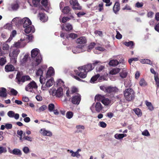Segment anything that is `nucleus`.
<instances>
[{
	"mask_svg": "<svg viewBox=\"0 0 159 159\" xmlns=\"http://www.w3.org/2000/svg\"><path fill=\"white\" fill-rule=\"evenodd\" d=\"M94 68V66L91 64H88L83 66L79 67V70H74L75 73L82 79L86 77L87 73Z\"/></svg>",
	"mask_w": 159,
	"mask_h": 159,
	"instance_id": "f257e3e1",
	"label": "nucleus"
},
{
	"mask_svg": "<svg viewBox=\"0 0 159 159\" xmlns=\"http://www.w3.org/2000/svg\"><path fill=\"white\" fill-rule=\"evenodd\" d=\"M31 56L33 58V61L35 62H33L32 66L34 67L39 64L42 60V57L40 54L39 50L37 48L33 49L31 51Z\"/></svg>",
	"mask_w": 159,
	"mask_h": 159,
	"instance_id": "f03ea898",
	"label": "nucleus"
},
{
	"mask_svg": "<svg viewBox=\"0 0 159 159\" xmlns=\"http://www.w3.org/2000/svg\"><path fill=\"white\" fill-rule=\"evenodd\" d=\"M20 51L17 47L15 45L11 47L9 53V56L11 57V62L14 65L16 64L17 56L20 53Z\"/></svg>",
	"mask_w": 159,
	"mask_h": 159,
	"instance_id": "7ed1b4c3",
	"label": "nucleus"
},
{
	"mask_svg": "<svg viewBox=\"0 0 159 159\" xmlns=\"http://www.w3.org/2000/svg\"><path fill=\"white\" fill-rule=\"evenodd\" d=\"M123 93L125 99L128 101H131L135 98V93L131 88L125 89Z\"/></svg>",
	"mask_w": 159,
	"mask_h": 159,
	"instance_id": "20e7f679",
	"label": "nucleus"
},
{
	"mask_svg": "<svg viewBox=\"0 0 159 159\" xmlns=\"http://www.w3.org/2000/svg\"><path fill=\"white\" fill-rule=\"evenodd\" d=\"M31 79L29 75L22 76V73L20 72H18L16 75V81L18 84L21 85L25 81Z\"/></svg>",
	"mask_w": 159,
	"mask_h": 159,
	"instance_id": "39448f33",
	"label": "nucleus"
},
{
	"mask_svg": "<svg viewBox=\"0 0 159 159\" xmlns=\"http://www.w3.org/2000/svg\"><path fill=\"white\" fill-rule=\"evenodd\" d=\"M49 93L50 95L59 98L63 95V89L61 87H59L57 90L54 88L50 89Z\"/></svg>",
	"mask_w": 159,
	"mask_h": 159,
	"instance_id": "423d86ee",
	"label": "nucleus"
},
{
	"mask_svg": "<svg viewBox=\"0 0 159 159\" xmlns=\"http://www.w3.org/2000/svg\"><path fill=\"white\" fill-rule=\"evenodd\" d=\"M87 47L84 45H79L72 48V50L74 53L77 54L84 52L86 50Z\"/></svg>",
	"mask_w": 159,
	"mask_h": 159,
	"instance_id": "0eeeda50",
	"label": "nucleus"
},
{
	"mask_svg": "<svg viewBox=\"0 0 159 159\" xmlns=\"http://www.w3.org/2000/svg\"><path fill=\"white\" fill-rule=\"evenodd\" d=\"M38 88V86L36 82L32 81L30 82L25 87V90L26 91L30 92H34V90H36Z\"/></svg>",
	"mask_w": 159,
	"mask_h": 159,
	"instance_id": "6e6552de",
	"label": "nucleus"
},
{
	"mask_svg": "<svg viewBox=\"0 0 159 159\" xmlns=\"http://www.w3.org/2000/svg\"><path fill=\"white\" fill-rule=\"evenodd\" d=\"M94 108H95V110L98 112L101 111L102 110L103 108L101 104L98 102H97L95 104L93 103L90 107V109L93 112L94 111Z\"/></svg>",
	"mask_w": 159,
	"mask_h": 159,
	"instance_id": "1a4fd4ad",
	"label": "nucleus"
},
{
	"mask_svg": "<svg viewBox=\"0 0 159 159\" xmlns=\"http://www.w3.org/2000/svg\"><path fill=\"white\" fill-rule=\"evenodd\" d=\"M54 83V80L53 78L47 81L45 85H42L41 89L43 90H47L48 88L51 87Z\"/></svg>",
	"mask_w": 159,
	"mask_h": 159,
	"instance_id": "9d476101",
	"label": "nucleus"
},
{
	"mask_svg": "<svg viewBox=\"0 0 159 159\" xmlns=\"http://www.w3.org/2000/svg\"><path fill=\"white\" fill-rule=\"evenodd\" d=\"M81 100L80 95L78 93L73 96L71 98V102L74 104L78 105L79 104Z\"/></svg>",
	"mask_w": 159,
	"mask_h": 159,
	"instance_id": "9b49d317",
	"label": "nucleus"
},
{
	"mask_svg": "<svg viewBox=\"0 0 159 159\" xmlns=\"http://www.w3.org/2000/svg\"><path fill=\"white\" fill-rule=\"evenodd\" d=\"M27 42L24 39H21L20 40L18 41L17 42L14 44L16 47L18 48L24 47L26 44Z\"/></svg>",
	"mask_w": 159,
	"mask_h": 159,
	"instance_id": "f8f14e48",
	"label": "nucleus"
},
{
	"mask_svg": "<svg viewBox=\"0 0 159 159\" xmlns=\"http://www.w3.org/2000/svg\"><path fill=\"white\" fill-rule=\"evenodd\" d=\"M20 22L23 23V27L24 28L32 24L31 20L27 17L23 18L21 20Z\"/></svg>",
	"mask_w": 159,
	"mask_h": 159,
	"instance_id": "ddd939ff",
	"label": "nucleus"
},
{
	"mask_svg": "<svg viewBox=\"0 0 159 159\" xmlns=\"http://www.w3.org/2000/svg\"><path fill=\"white\" fill-rule=\"evenodd\" d=\"M69 2L70 4L73 6L72 8L73 9L75 10L81 9V7L79 6L77 0H70Z\"/></svg>",
	"mask_w": 159,
	"mask_h": 159,
	"instance_id": "4468645a",
	"label": "nucleus"
},
{
	"mask_svg": "<svg viewBox=\"0 0 159 159\" xmlns=\"http://www.w3.org/2000/svg\"><path fill=\"white\" fill-rule=\"evenodd\" d=\"M106 92L109 93H113L117 92L118 91V89L116 87H112L109 86L107 87L106 89Z\"/></svg>",
	"mask_w": 159,
	"mask_h": 159,
	"instance_id": "2eb2a0df",
	"label": "nucleus"
},
{
	"mask_svg": "<svg viewBox=\"0 0 159 159\" xmlns=\"http://www.w3.org/2000/svg\"><path fill=\"white\" fill-rule=\"evenodd\" d=\"M40 133L44 136H52V132L46 130L45 128H42L40 129L39 131Z\"/></svg>",
	"mask_w": 159,
	"mask_h": 159,
	"instance_id": "dca6fc26",
	"label": "nucleus"
},
{
	"mask_svg": "<svg viewBox=\"0 0 159 159\" xmlns=\"http://www.w3.org/2000/svg\"><path fill=\"white\" fill-rule=\"evenodd\" d=\"M104 77L102 76H100V75L97 74L91 78L90 82L91 83H94L98 79V81H101L102 80H104Z\"/></svg>",
	"mask_w": 159,
	"mask_h": 159,
	"instance_id": "f3484780",
	"label": "nucleus"
},
{
	"mask_svg": "<svg viewBox=\"0 0 159 159\" xmlns=\"http://www.w3.org/2000/svg\"><path fill=\"white\" fill-rule=\"evenodd\" d=\"M7 115L10 118L14 117V118L17 120L19 118V115L18 113H15V112L12 111H10L8 112Z\"/></svg>",
	"mask_w": 159,
	"mask_h": 159,
	"instance_id": "a211bd4d",
	"label": "nucleus"
},
{
	"mask_svg": "<svg viewBox=\"0 0 159 159\" xmlns=\"http://www.w3.org/2000/svg\"><path fill=\"white\" fill-rule=\"evenodd\" d=\"M9 152L11 154L16 155L20 156L22 154L21 151L19 149L14 148L12 150L8 148Z\"/></svg>",
	"mask_w": 159,
	"mask_h": 159,
	"instance_id": "6ab92c4d",
	"label": "nucleus"
},
{
	"mask_svg": "<svg viewBox=\"0 0 159 159\" xmlns=\"http://www.w3.org/2000/svg\"><path fill=\"white\" fill-rule=\"evenodd\" d=\"M25 28V31L27 34L30 33H33L34 32L35 30L34 26L31 25Z\"/></svg>",
	"mask_w": 159,
	"mask_h": 159,
	"instance_id": "aec40b11",
	"label": "nucleus"
},
{
	"mask_svg": "<svg viewBox=\"0 0 159 159\" xmlns=\"http://www.w3.org/2000/svg\"><path fill=\"white\" fill-rule=\"evenodd\" d=\"M76 43L80 45H84L86 42V39L84 37H81L78 38L76 40Z\"/></svg>",
	"mask_w": 159,
	"mask_h": 159,
	"instance_id": "412c9836",
	"label": "nucleus"
},
{
	"mask_svg": "<svg viewBox=\"0 0 159 159\" xmlns=\"http://www.w3.org/2000/svg\"><path fill=\"white\" fill-rule=\"evenodd\" d=\"M39 19L41 21L43 22H46L47 21L48 17L44 13H39Z\"/></svg>",
	"mask_w": 159,
	"mask_h": 159,
	"instance_id": "4be33fe9",
	"label": "nucleus"
},
{
	"mask_svg": "<svg viewBox=\"0 0 159 159\" xmlns=\"http://www.w3.org/2000/svg\"><path fill=\"white\" fill-rule=\"evenodd\" d=\"M54 70L52 67H49L46 74V76L48 77L49 76H53L54 74Z\"/></svg>",
	"mask_w": 159,
	"mask_h": 159,
	"instance_id": "5701e85b",
	"label": "nucleus"
},
{
	"mask_svg": "<svg viewBox=\"0 0 159 159\" xmlns=\"http://www.w3.org/2000/svg\"><path fill=\"white\" fill-rule=\"evenodd\" d=\"M7 96L6 89L3 87L0 88V96L2 97L6 98Z\"/></svg>",
	"mask_w": 159,
	"mask_h": 159,
	"instance_id": "b1692460",
	"label": "nucleus"
},
{
	"mask_svg": "<svg viewBox=\"0 0 159 159\" xmlns=\"http://www.w3.org/2000/svg\"><path fill=\"white\" fill-rule=\"evenodd\" d=\"M120 3L119 2H116L114 5L113 10L114 12L116 14L120 9Z\"/></svg>",
	"mask_w": 159,
	"mask_h": 159,
	"instance_id": "393cba45",
	"label": "nucleus"
},
{
	"mask_svg": "<svg viewBox=\"0 0 159 159\" xmlns=\"http://www.w3.org/2000/svg\"><path fill=\"white\" fill-rule=\"evenodd\" d=\"M105 106H110L112 104L111 101L108 98H104V99L102 101V102Z\"/></svg>",
	"mask_w": 159,
	"mask_h": 159,
	"instance_id": "a878e982",
	"label": "nucleus"
},
{
	"mask_svg": "<svg viewBox=\"0 0 159 159\" xmlns=\"http://www.w3.org/2000/svg\"><path fill=\"white\" fill-rule=\"evenodd\" d=\"M5 71L7 72L13 71L14 70V66L12 65H7L5 66Z\"/></svg>",
	"mask_w": 159,
	"mask_h": 159,
	"instance_id": "bb28decb",
	"label": "nucleus"
},
{
	"mask_svg": "<svg viewBox=\"0 0 159 159\" xmlns=\"http://www.w3.org/2000/svg\"><path fill=\"white\" fill-rule=\"evenodd\" d=\"M126 136L127 134H116L114 135V138L117 139H120Z\"/></svg>",
	"mask_w": 159,
	"mask_h": 159,
	"instance_id": "cd10ccee",
	"label": "nucleus"
},
{
	"mask_svg": "<svg viewBox=\"0 0 159 159\" xmlns=\"http://www.w3.org/2000/svg\"><path fill=\"white\" fill-rule=\"evenodd\" d=\"M67 151L70 152L71 153V156L73 157H76L77 158H79L80 156V155L78 152H74L72 150H68Z\"/></svg>",
	"mask_w": 159,
	"mask_h": 159,
	"instance_id": "c85d7f7f",
	"label": "nucleus"
},
{
	"mask_svg": "<svg viewBox=\"0 0 159 159\" xmlns=\"http://www.w3.org/2000/svg\"><path fill=\"white\" fill-rule=\"evenodd\" d=\"M19 7V6L18 4L16 2L13 3L11 4V8L13 11L16 10Z\"/></svg>",
	"mask_w": 159,
	"mask_h": 159,
	"instance_id": "c756f323",
	"label": "nucleus"
},
{
	"mask_svg": "<svg viewBox=\"0 0 159 159\" xmlns=\"http://www.w3.org/2000/svg\"><path fill=\"white\" fill-rule=\"evenodd\" d=\"M119 64L118 61L116 59L111 60L109 63V65L112 66H116Z\"/></svg>",
	"mask_w": 159,
	"mask_h": 159,
	"instance_id": "7c9ffc66",
	"label": "nucleus"
},
{
	"mask_svg": "<svg viewBox=\"0 0 159 159\" xmlns=\"http://www.w3.org/2000/svg\"><path fill=\"white\" fill-rule=\"evenodd\" d=\"M120 76L122 78H125L127 75V73L125 68L122 69V71L120 73Z\"/></svg>",
	"mask_w": 159,
	"mask_h": 159,
	"instance_id": "2f4dec72",
	"label": "nucleus"
},
{
	"mask_svg": "<svg viewBox=\"0 0 159 159\" xmlns=\"http://www.w3.org/2000/svg\"><path fill=\"white\" fill-rule=\"evenodd\" d=\"M104 96L103 95L98 94L95 96V100L98 101H101L102 102V101L104 99Z\"/></svg>",
	"mask_w": 159,
	"mask_h": 159,
	"instance_id": "473e14b6",
	"label": "nucleus"
},
{
	"mask_svg": "<svg viewBox=\"0 0 159 159\" xmlns=\"http://www.w3.org/2000/svg\"><path fill=\"white\" fill-rule=\"evenodd\" d=\"M120 69L118 68H116L111 70L110 72V73L111 75H115L118 73L120 71Z\"/></svg>",
	"mask_w": 159,
	"mask_h": 159,
	"instance_id": "72a5a7b5",
	"label": "nucleus"
},
{
	"mask_svg": "<svg viewBox=\"0 0 159 159\" xmlns=\"http://www.w3.org/2000/svg\"><path fill=\"white\" fill-rule=\"evenodd\" d=\"M67 39L71 38L72 39H74L77 37V35L76 34L74 33H70L65 36Z\"/></svg>",
	"mask_w": 159,
	"mask_h": 159,
	"instance_id": "f704fd0d",
	"label": "nucleus"
},
{
	"mask_svg": "<svg viewBox=\"0 0 159 159\" xmlns=\"http://www.w3.org/2000/svg\"><path fill=\"white\" fill-rule=\"evenodd\" d=\"M140 62L142 64H147L152 65V62L151 61L148 59H143L140 61Z\"/></svg>",
	"mask_w": 159,
	"mask_h": 159,
	"instance_id": "c9c22d12",
	"label": "nucleus"
},
{
	"mask_svg": "<svg viewBox=\"0 0 159 159\" xmlns=\"http://www.w3.org/2000/svg\"><path fill=\"white\" fill-rule=\"evenodd\" d=\"M146 106L148 107V109L150 111H152L154 109L153 106L151 102H148L147 101H145Z\"/></svg>",
	"mask_w": 159,
	"mask_h": 159,
	"instance_id": "e433bc0d",
	"label": "nucleus"
},
{
	"mask_svg": "<svg viewBox=\"0 0 159 159\" xmlns=\"http://www.w3.org/2000/svg\"><path fill=\"white\" fill-rule=\"evenodd\" d=\"M124 85L126 88L131 87L132 86L131 80L129 79L126 80L124 82Z\"/></svg>",
	"mask_w": 159,
	"mask_h": 159,
	"instance_id": "4c0bfd02",
	"label": "nucleus"
},
{
	"mask_svg": "<svg viewBox=\"0 0 159 159\" xmlns=\"http://www.w3.org/2000/svg\"><path fill=\"white\" fill-rule=\"evenodd\" d=\"M71 10L69 6H66L62 9V12L65 14H68L70 11Z\"/></svg>",
	"mask_w": 159,
	"mask_h": 159,
	"instance_id": "58836bf2",
	"label": "nucleus"
},
{
	"mask_svg": "<svg viewBox=\"0 0 159 159\" xmlns=\"http://www.w3.org/2000/svg\"><path fill=\"white\" fill-rule=\"evenodd\" d=\"M154 80L157 85V89L159 88V77L158 75H156L154 76Z\"/></svg>",
	"mask_w": 159,
	"mask_h": 159,
	"instance_id": "ea45409f",
	"label": "nucleus"
},
{
	"mask_svg": "<svg viewBox=\"0 0 159 159\" xmlns=\"http://www.w3.org/2000/svg\"><path fill=\"white\" fill-rule=\"evenodd\" d=\"M139 84L142 87H144L147 85V83L144 79H142L140 80Z\"/></svg>",
	"mask_w": 159,
	"mask_h": 159,
	"instance_id": "a19ab883",
	"label": "nucleus"
},
{
	"mask_svg": "<svg viewBox=\"0 0 159 159\" xmlns=\"http://www.w3.org/2000/svg\"><path fill=\"white\" fill-rule=\"evenodd\" d=\"M134 111L138 116H141L142 115V113L139 109L138 108L134 109Z\"/></svg>",
	"mask_w": 159,
	"mask_h": 159,
	"instance_id": "79ce46f5",
	"label": "nucleus"
},
{
	"mask_svg": "<svg viewBox=\"0 0 159 159\" xmlns=\"http://www.w3.org/2000/svg\"><path fill=\"white\" fill-rule=\"evenodd\" d=\"M57 85L59 86V87H61L64 86V82L63 81L60 79L58 80L57 81Z\"/></svg>",
	"mask_w": 159,
	"mask_h": 159,
	"instance_id": "37998d69",
	"label": "nucleus"
},
{
	"mask_svg": "<svg viewBox=\"0 0 159 159\" xmlns=\"http://www.w3.org/2000/svg\"><path fill=\"white\" fill-rule=\"evenodd\" d=\"M70 18L68 17H63L61 19V16L59 18L60 22H61L63 23L66 22L67 21L70 20Z\"/></svg>",
	"mask_w": 159,
	"mask_h": 159,
	"instance_id": "c03bdc74",
	"label": "nucleus"
},
{
	"mask_svg": "<svg viewBox=\"0 0 159 159\" xmlns=\"http://www.w3.org/2000/svg\"><path fill=\"white\" fill-rule=\"evenodd\" d=\"M73 116V113L71 111H67L66 114V116L68 119H70Z\"/></svg>",
	"mask_w": 159,
	"mask_h": 159,
	"instance_id": "a18cd8bd",
	"label": "nucleus"
},
{
	"mask_svg": "<svg viewBox=\"0 0 159 159\" xmlns=\"http://www.w3.org/2000/svg\"><path fill=\"white\" fill-rule=\"evenodd\" d=\"M95 45V44L94 43H91L88 47L87 48L86 50H87L88 52H89L93 48Z\"/></svg>",
	"mask_w": 159,
	"mask_h": 159,
	"instance_id": "49530a36",
	"label": "nucleus"
},
{
	"mask_svg": "<svg viewBox=\"0 0 159 159\" xmlns=\"http://www.w3.org/2000/svg\"><path fill=\"white\" fill-rule=\"evenodd\" d=\"M47 109V107L45 105H43L40 107L39 109L37 110L36 111L39 112H40L44 111Z\"/></svg>",
	"mask_w": 159,
	"mask_h": 159,
	"instance_id": "de8ad7c7",
	"label": "nucleus"
},
{
	"mask_svg": "<svg viewBox=\"0 0 159 159\" xmlns=\"http://www.w3.org/2000/svg\"><path fill=\"white\" fill-rule=\"evenodd\" d=\"M6 61V57H0V65L3 66L4 65Z\"/></svg>",
	"mask_w": 159,
	"mask_h": 159,
	"instance_id": "09e8293b",
	"label": "nucleus"
},
{
	"mask_svg": "<svg viewBox=\"0 0 159 159\" xmlns=\"http://www.w3.org/2000/svg\"><path fill=\"white\" fill-rule=\"evenodd\" d=\"M76 128L78 129L79 132H81L82 130L81 129L84 130L85 129V127L84 126L80 125H77Z\"/></svg>",
	"mask_w": 159,
	"mask_h": 159,
	"instance_id": "8fccbe9b",
	"label": "nucleus"
},
{
	"mask_svg": "<svg viewBox=\"0 0 159 159\" xmlns=\"http://www.w3.org/2000/svg\"><path fill=\"white\" fill-rule=\"evenodd\" d=\"M43 71L40 69H39L37 71L36 75L37 76H40V77L43 76Z\"/></svg>",
	"mask_w": 159,
	"mask_h": 159,
	"instance_id": "3c124183",
	"label": "nucleus"
},
{
	"mask_svg": "<svg viewBox=\"0 0 159 159\" xmlns=\"http://www.w3.org/2000/svg\"><path fill=\"white\" fill-rule=\"evenodd\" d=\"M124 44L127 47L131 46L132 47L134 45V43L132 41H130L129 42H125L124 43Z\"/></svg>",
	"mask_w": 159,
	"mask_h": 159,
	"instance_id": "603ef678",
	"label": "nucleus"
},
{
	"mask_svg": "<svg viewBox=\"0 0 159 159\" xmlns=\"http://www.w3.org/2000/svg\"><path fill=\"white\" fill-rule=\"evenodd\" d=\"M72 29V25L70 23H67L66 24V28L65 29L66 30L69 31L71 30Z\"/></svg>",
	"mask_w": 159,
	"mask_h": 159,
	"instance_id": "864d4df0",
	"label": "nucleus"
},
{
	"mask_svg": "<svg viewBox=\"0 0 159 159\" xmlns=\"http://www.w3.org/2000/svg\"><path fill=\"white\" fill-rule=\"evenodd\" d=\"M40 0H32V4L33 6L34 7H37L39 4Z\"/></svg>",
	"mask_w": 159,
	"mask_h": 159,
	"instance_id": "5fc2aeb1",
	"label": "nucleus"
},
{
	"mask_svg": "<svg viewBox=\"0 0 159 159\" xmlns=\"http://www.w3.org/2000/svg\"><path fill=\"white\" fill-rule=\"evenodd\" d=\"M28 57V56L27 55H25L24 56L23 58L20 61L21 63L22 64H24L27 61Z\"/></svg>",
	"mask_w": 159,
	"mask_h": 159,
	"instance_id": "6e6d98bb",
	"label": "nucleus"
},
{
	"mask_svg": "<svg viewBox=\"0 0 159 159\" xmlns=\"http://www.w3.org/2000/svg\"><path fill=\"white\" fill-rule=\"evenodd\" d=\"M10 89V92L11 95L16 96L18 92L16 90L12 88Z\"/></svg>",
	"mask_w": 159,
	"mask_h": 159,
	"instance_id": "4d7b16f0",
	"label": "nucleus"
},
{
	"mask_svg": "<svg viewBox=\"0 0 159 159\" xmlns=\"http://www.w3.org/2000/svg\"><path fill=\"white\" fill-rule=\"evenodd\" d=\"M54 105L53 104L51 103L50 104L48 105V110L50 111H53V110L54 108Z\"/></svg>",
	"mask_w": 159,
	"mask_h": 159,
	"instance_id": "13d9d810",
	"label": "nucleus"
},
{
	"mask_svg": "<svg viewBox=\"0 0 159 159\" xmlns=\"http://www.w3.org/2000/svg\"><path fill=\"white\" fill-rule=\"evenodd\" d=\"M105 68V66H98L96 68L97 71L100 72L102 71Z\"/></svg>",
	"mask_w": 159,
	"mask_h": 159,
	"instance_id": "bf43d9fd",
	"label": "nucleus"
},
{
	"mask_svg": "<svg viewBox=\"0 0 159 159\" xmlns=\"http://www.w3.org/2000/svg\"><path fill=\"white\" fill-rule=\"evenodd\" d=\"M102 1L106 3L105 5L106 7L110 6L112 4V2H110V0H103Z\"/></svg>",
	"mask_w": 159,
	"mask_h": 159,
	"instance_id": "052dcab7",
	"label": "nucleus"
},
{
	"mask_svg": "<svg viewBox=\"0 0 159 159\" xmlns=\"http://www.w3.org/2000/svg\"><path fill=\"white\" fill-rule=\"evenodd\" d=\"M107 124L103 121H100L98 123V125L102 128H105L107 126Z\"/></svg>",
	"mask_w": 159,
	"mask_h": 159,
	"instance_id": "680f3d73",
	"label": "nucleus"
},
{
	"mask_svg": "<svg viewBox=\"0 0 159 159\" xmlns=\"http://www.w3.org/2000/svg\"><path fill=\"white\" fill-rule=\"evenodd\" d=\"M9 47L8 44L6 43H4L2 45V49L4 50H7L9 49Z\"/></svg>",
	"mask_w": 159,
	"mask_h": 159,
	"instance_id": "e2e57ef3",
	"label": "nucleus"
},
{
	"mask_svg": "<svg viewBox=\"0 0 159 159\" xmlns=\"http://www.w3.org/2000/svg\"><path fill=\"white\" fill-rule=\"evenodd\" d=\"M39 81L41 84L42 85H44V84L46 82V80L43 77V76H42L40 77Z\"/></svg>",
	"mask_w": 159,
	"mask_h": 159,
	"instance_id": "0e129e2a",
	"label": "nucleus"
},
{
	"mask_svg": "<svg viewBox=\"0 0 159 159\" xmlns=\"http://www.w3.org/2000/svg\"><path fill=\"white\" fill-rule=\"evenodd\" d=\"M142 134L143 135L146 136H150L149 133L147 129H146L142 132Z\"/></svg>",
	"mask_w": 159,
	"mask_h": 159,
	"instance_id": "69168bd1",
	"label": "nucleus"
},
{
	"mask_svg": "<svg viewBox=\"0 0 159 159\" xmlns=\"http://www.w3.org/2000/svg\"><path fill=\"white\" fill-rule=\"evenodd\" d=\"M22 150L25 154H27L30 152V149L27 147H24Z\"/></svg>",
	"mask_w": 159,
	"mask_h": 159,
	"instance_id": "338daca9",
	"label": "nucleus"
},
{
	"mask_svg": "<svg viewBox=\"0 0 159 159\" xmlns=\"http://www.w3.org/2000/svg\"><path fill=\"white\" fill-rule=\"evenodd\" d=\"M7 149L6 148L0 146V154L3 152H7Z\"/></svg>",
	"mask_w": 159,
	"mask_h": 159,
	"instance_id": "774afa93",
	"label": "nucleus"
}]
</instances>
